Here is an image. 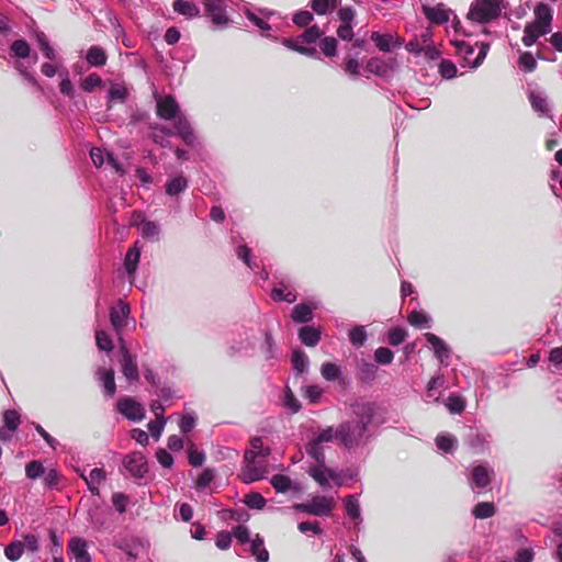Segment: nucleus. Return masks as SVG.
<instances>
[{
    "label": "nucleus",
    "instance_id": "nucleus-22",
    "mask_svg": "<svg viewBox=\"0 0 562 562\" xmlns=\"http://www.w3.org/2000/svg\"><path fill=\"white\" fill-rule=\"evenodd\" d=\"M271 297L274 301H284L293 303L296 301L297 295L295 290L292 288L290 281L282 280L271 291Z\"/></svg>",
    "mask_w": 562,
    "mask_h": 562
},
{
    "label": "nucleus",
    "instance_id": "nucleus-7",
    "mask_svg": "<svg viewBox=\"0 0 562 562\" xmlns=\"http://www.w3.org/2000/svg\"><path fill=\"white\" fill-rule=\"evenodd\" d=\"M307 473L322 486L328 487L329 482L335 485L341 486L342 480L340 473L336 470L328 468L325 461H315L314 464L308 467Z\"/></svg>",
    "mask_w": 562,
    "mask_h": 562
},
{
    "label": "nucleus",
    "instance_id": "nucleus-1",
    "mask_svg": "<svg viewBox=\"0 0 562 562\" xmlns=\"http://www.w3.org/2000/svg\"><path fill=\"white\" fill-rule=\"evenodd\" d=\"M375 404L358 401L351 405L352 420L341 423L334 434L337 440L347 449L358 448L370 438L369 425L375 415Z\"/></svg>",
    "mask_w": 562,
    "mask_h": 562
},
{
    "label": "nucleus",
    "instance_id": "nucleus-36",
    "mask_svg": "<svg viewBox=\"0 0 562 562\" xmlns=\"http://www.w3.org/2000/svg\"><path fill=\"white\" fill-rule=\"evenodd\" d=\"M11 53L13 57L19 59H25L30 57L31 48L26 41L16 40L11 44Z\"/></svg>",
    "mask_w": 562,
    "mask_h": 562
},
{
    "label": "nucleus",
    "instance_id": "nucleus-42",
    "mask_svg": "<svg viewBox=\"0 0 562 562\" xmlns=\"http://www.w3.org/2000/svg\"><path fill=\"white\" fill-rule=\"evenodd\" d=\"M95 342L100 350L110 352L113 350V342L110 336L103 329H95Z\"/></svg>",
    "mask_w": 562,
    "mask_h": 562
},
{
    "label": "nucleus",
    "instance_id": "nucleus-47",
    "mask_svg": "<svg viewBox=\"0 0 562 562\" xmlns=\"http://www.w3.org/2000/svg\"><path fill=\"white\" fill-rule=\"evenodd\" d=\"M350 342L356 346H362L367 340V331L363 326H355L349 331Z\"/></svg>",
    "mask_w": 562,
    "mask_h": 562
},
{
    "label": "nucleus",
    "instance_id": "nucleus-59",
    "mask_svg": "<svg viewBox=\"0 0 562 562\" xmlns=\"http://www.w3.org/2000/svg\"><path fill=\"white\" fill-rule=\"evenodd\" d=\"M324 393V390L318 385H308L304 387V396L311 402V403H317L322 395Z\"/></svg>",
    "mask_w": 562,
    "mask_h": 562
},
{
    "label": "nucleus",
    "instance_id": "nucleus-2",
    "mask_svg": "<svg viewBox=\"0 0 562 562\" xmlns=\"http://www.w3.org/2000/svg\"><path fill=\"white\" fill-rule=\"evenodd\" d=\"M156 112L164 123L153 127L155 143L167 146L165 136L179 135L186 144H194L195 135L189 122L180 115L179 108H156Z\"/></svg>",
    "mask_w": 562,
    "mask_h": 562
},
{
    "label": "nucleus",
    "instance_id": "nucleus-19",
    "mask_svg": "<svg viewBox=\"0 0 562 562\" xmlns=\"http://www.w3.org/2000/svg\"><path fill=\"white\" fill-rule=\"evenodd\" d=\"M80 477L86 482L89 491L93 495H99L100 486L104 483L106 474L102 468H94L88 475L85 472H80Z\"/></svg>",
    "mask_w": 562,
    "mask_h": 562
},
{
    "label": "nucleus",
    "instance_id": "nucleus-45",
    "mask_svg": "<svg viewBox=\"0 0 562 562\" xmlns=\"http://www.w3.org/2000/svg\"><path fill=\"white\" fill-rule=\"evenodd\" d=\"M311 7L315 13L326 14L336 8V0H312Z\"/></svg>",
    "mask_w": 562,
    "mask_h": 562
},
{
    "label": "nucleus",
    "instance_id": "nucleus-60",
    "mask_svg": "<svg viewBox=\"0 0 562 562\" xmlns=\"http://www.w3.org/2000/svg\"><path fill=\"white\" fill-rule=\"evenodd\" d=\"M245 503L250 508L261 509L266 505V499L259 493H250L246 495Z\"/></svg>",
    "mask_w": 562,
    "mask_h": 562
},
{
    "label": "nucleus",
    "instance_id": "nucleus-48",
    "mask_svg": "<svg viewBox=\"0 0 562 562\" xmlns=\"http://www.w3.org/2000/svg\"><path fill=\"white\" fill-rule=\"evenodd\" d=\"M45 473V469L40 461H31L25 467V474L30 480H36L43 476Z\"/></svg>",
    "mask_w": 562,
    "mask_h": 562
},
{
    "label": "nucleus",
    "instance_id": "nucleus-29",
    "mask_svg": "<svg viewBox=\"0 0 562 562\" xmlns=\"http://www.w3.org/2000/svg\"><path fill=\"white\" fill-rule=\"evenodd\" d=\"M98 376L103 384L105 393L109 396H113L116 391L114 371L112 369H99Z\"/></svg>",
    "mask_w": 562,
    "mask_h": 562
},
{
    "label": "nucleus",
    "instance_id": "nucleus-33",
    "mask_svg": "<svg viewBox=\"0 0 562 562\" xmlns=\"http://www.w3.org/2000/svg\"><path fill=\"white\" fill-rule=\"evenodd\" d=\"M250 552L257 562H268L269 552L265 548L263 540L258 535L250 541Z\"/></svg>",
    "mask_w": 562,
    "mask_h": 562
},
{
    "label": "nucleus",
    "instance_id": "nucleus-44",
    "mask_svg": "<svg viewBox=\"0 0 562 562\" xmlns=\"http://www.w3.org/2000/svg\"><path fill=\"white\" fill-rule=\"evenodd\" d=\"M292 363L294 370L300 373H303L308 368V358L302 350H295L292 355Z\"/></svg>",
    "mask_w": 562,
    "mask_h": 562
},
{
    "label": "nucleus",
    "instance_id": "nucleus-9",
    "mask_svg": "<svg viewBox=\"0 0 562 562\" xmlns=\"http://www.w3.org/2000/svg\"><path fill=\"white\" fill-rule=\"evenodd\" d=\"M206 15L212 20L213 24L218 27H225L229 20L225 12L224 0H203Z\"/></svg>",
    "mask_w": 562,
    "mask_h": 562
},
{
    "label": "nucleus",
    "instance_id": "nucleus-53",
    "mask_svg": "<svg viewBox=\"0 0 562 562\" xmlns=\"http://www.w3.org/2000/svg\"><path fill=\"white\" fill-rule=\"evenodd\" d=\"M283 404L291 413H297L301 408L300 402L289 387L284 391Z\"/></svg>",
    "mask_w": 562,
    "mask_h": 562
},
{
    "label": "nucleus",
    "instance_id": "nucleus-57",
    "mask_svg": "<svg viewBox=\"0 0 562 562\" xmlns=\"http://www.w3.org/2000/svg\"><path fill=\"white\" fill-rule=\"evenodd\" d=\"M102 83V80L101 78L95 75V74H92V75H89L87 76L82 81H81V88L82 90L87 91V92H91L93 91L94 89H97L98 87H100Z\"/></svg>",
    "mask_w": 562,
    "mask_h": 562
},
{
    "label": "nucleus",
    "instance_id": "nucleus-10",
    "mask_svg": "<svg viewBox=\"0 0 562 562\" xmlns=\"http://www.w3.org/2000/svg\"><path fill=\"white\" fill-rule=\"evenodd\" d=\"M90 157L95 167L103 165L109 166L115 173L123 176L125 173L124 168L120 161L110 153L104 151L101 148H92L90 150Z\"/></svg>",
    "mask_w": 562,
    "mask_h": 562
},
{
    "label": "nucleus",
    "instance_id": "nucleus-16",
    "mask_svg": "<svg viewBox=\"0 0 562 562\" xmlns=\"http://www.w3.org/2000/svg\"><path fill=\"white\" fill-rule=\"evenodd\" d=\"M344 507L347 517L353 522V527L359 529L363 521L359 497L357 495L346 496L344 498Z\"/></svg>",
    "mask_w": 562,
    "mask_h": 562
},
{
    "label": "nucleus",
    "instance_id": "nucleus-41",
    "mask_svg": "<svg viewBox=\"0 0 562 562\" xmlns=\"http://www.w3.org/2000/svg\"><path fill=\"white\" fill-rule=\"evenodd\" d=\"M24 552L21 541H13L4 548V555L10 561H18Z\"/></svg>",
    "mask_w": 562,
    "mask_h": 562
},
{
    "label": "nucleus",
    "instance_id": "nucleus-54",
    "mask_svg": "<svg viewBox=\"0 0 562 562\" xmlns=\"http://www.w3.org/2000/svg\"><path fill=\"white\" fill-rule=\"evenodd\" d=\"M3 423L10 430H16L20 425V416L16 411H5L3 414Z\"/></svg>",
    "mask_w": 562,
    "mask_h": 562
},
{
    "label": "nucleus",
    "instance_id": "nucleus-17",
    "mask_svg": "<svg viewBox=\"0 0 562 562\" xmlns=\"http://www.w3.org/2000/svg\"><path fill=\"white\" fill-rule=\"evenodd\" d=\"M422 9L426 18L431 23L435 24L447 23L450 20V16L452 15V11L447 9L446 5L442 3H439L435 7L424 4Z\"/></svg>",
    "mask_w": 562,
    "mask_h": 562
},
{
    "label": "nucleus",
    "instance_id": "nucleus-40",
    "mask_svg": "<svg viewBox=\"0 0 562 562\" xmlns=\"http://www.w3.org/2000/svg\"><path fill=\"white\" fill-rule=\"evenodd\" d=\"M341 371L339 366L333 362H324L321 367V374L326 381H335L339 378Z\"/></svg>",
    "mask_w": 562,
    "mask_h": 562
},
{
    "label": "nucleus",
    "instance_id": "nucleus-13",
    "mask_svg": "<svg viewBox=\"0 0 562 562\" xmlns=\"http://www.w3.org/2000/svg\"><path fill=\"white\" fill-rule=\"evenodd\" d=\"M125 469L135 477H143L147 472L146 458L142 452H132L124 461Z\"/></svg>",
    "mask_w": 562,
    "mask_h": 562
},
{
    "label": "nucleus",
    "instance_id": "nucleus-28",
    "mask_svg": "<svg viewBox=\"0 0 562 562\" xmlns=\"http://www.w3.org/2000/svg\"><path fill=\"white\" fill-rule=\"evenodd\" d=\"M299 337L305 346L314 347L321 339V333L313 326H305L300 329Z\"/></svg>",
    "mask_w": 562,
    "mask_h": 562
},
{
    "label": "nucleus",
    "instance_id": "nucleus-8",
    "mask_svg": "<svg viewBox=\"0 0 562 562\" xmlns=\"http://www.w3.org/2000/svg\"><path fill=\"white\" fill-rule=\"evenodd\" d=\"M267 473L265 459L250 458L245 459V465L241 470L240 477L245 483H251L263 477Z\"/></svg>",
    "mask_w": 562,
    "mask_h": 562
},
{
    "label": "nucleus",
    "instance_id": "nucleus-34",
    "mask_svg": "<svg viewBox=\"0 0 562 562\" xmlns=\"http://www.w3.org/2000/svg\"><path fill=\"white\" fill-rule=\"evenodd\" d=\"M86 59L90 66L101 67L106 63V55L100 46H91L87 52Z\"/></svg>",
    "mask_w": 562,
    "mask_h": 562
},
{
    "label": "nucleus",
    "instance_id": "nucleus-15",
    "mask_svg": "<svg viewBox=\"0 0 562 562\" xmlns=\"http://www.w3.org/2000/svg\"><path fill=\"white\" fill-rule=\"evenodd\" d=\"M494 475V471L486 464H476L471 472V487L485 488Z\"/></svg>",
    "mask_w": 562,
    "mask_h": 562
},
{
    "label": "nucleus",
    "instance_id": "nucleus-23",
    "mask_svg": "<svg viewBox=\"0 0 562 562\" xmlns=\"http://www.w3.org/2000/svg\"><path fill=\"white\" fill-rule=\"evenodd\" d=\"M133 225H136L145 238L155 239L158 237L160 228L156 222L145 220L140 214L136 215Z\"/></svg>",
    "mask_w": 562,
    "mask_h": 562
},
{
    "label": "nucleus",
    "instance_id": "nucleus-49",
    "mask_svg": "<svg viewBox=\"0 0 562 562\" xmlns=\"http://www.w3.org/2000/svg\"><path fill=\"white\" fill-rule=\"evenodd\" d=\"M494 513H495L494 505L492 503H485V502L479 503L473 509V515L480 519L490 518L494 515Z\"/></svg>",
    "mask_w": 562,
    "mask_h": 562
},
{
    "label": "nucleus",
    "instance_id": "nucleus-52",
    "mask_svg": "<svg viewBox=\"0 0 562 562\" xmlns=\"http://www.w3.org/2000/svg\"><path fill=\"white\" fill-rule=\"evenodd\" d=\"M282 44L292 49V50H295L302 55H306V56H313L315 54V48H310V47H305L303 45H300L297 43V40H283Z\"/></svg>",
    "mask_w": 562,
    "mask_h": 562
},
{
    "label": "nucleus",
    "instance_id": "nucleus-37",
    "mask_svg": "<svg viewBox=\"0 0 562 562\" xmlns=\"http://www.w3.org/2000/svg\"><path fill=\"white\" fill-rule=\"evenodd\" d=\"M367 70L374 75L384 77L387 75L390 68L385 61H383L382 59H380L378 57H373L368 61Z\"/></svg>",
    "mask_w": 562,
    "mask_h": 562
},
{
    "label": "nucleus",
    "instance_id": "nucleus-58",
    "mask_svg": "<svg viewBox=\"0 0 562 562\" xmlns=\"http://www.w3.org/2000/svg\"><path fill=\"white\" fill-rule=\"evenodd\" d=\"M393 352L389 348L380 347L374 352V359L380 364H390L393 361Z\"/></svg>",
    "mask_w": 562,
    "mask_h": 562
},
{
    "label": "nucleus",
    "instance_id": "nucleus-14",
    "mask_svg": "<svg viewBox=\"0 0 562 562\" xmlns=\"http://www.w3.org/2000/svg\"><path fill=\"white\" fill-rule=\"evenodd\" d=\"M424 337L434 351L435 357L441 364H446V361L449 359L451 353L450 347L446 344L445 340L432 333H426Z\"/></svg>",
    "mask_w": 562,
    "mask_h": 562
},
{
    "label": "nucleus",
    "instance_id": "nucleus-20",
    "mask_svg": "<svg viewBox=\"0 0 562 562\" xmlns=\"http://www.w3.org/2000/svg\"><path fill=\"white\" fill-rule=\"evenodd\" d=\"M319 302L301 303L293 307L291 317L295 323H307L313 318V311L318 308Z\"/></svg>",
    "mask_w": 562,
    "mask_h": 562
},
{
    "label": "nucleus",
    "instance_id": "nucleus-11",
    "mask_svg": "<svg viewBox=\"0 0 562 562\" xmlns=\"http://www.w3.org/2000/svg\"><path fill=\"white\" fill-rule=\"evenodd\" d=\"M130 312H131V310H130L128 304L124 303L123 301H120L110 311L111 325L121 341H122V337H121L122 330L126 325Z\"/></svg>",
    "mask_w": 562,
    "mask_h": 562
},
{
    "label": "nucleus",
    "instance_id": "nucleus-30",
    "mask_svg": "<svg viewBox=\"0 0 562 562\" xmlns=\"http://www.w3.org/2000/svg\"><path fill=\"white\" fill-rule=\"evenodd\" d=\"M270 453L269 448L263 447L262 440L260 438H254L250 442V449L245 452V459L250 460V458L265 459Z\"/></svg>",
    "mask_w": 562,
    "mask_h": 562
},
{
    "label": "nucleus",
    "instance_id": "nucleus-55",
    "mask_svg": "<svg viewBox=\"0 0 562 562\" xmlns=\"http://www.w3.org/2000/svg\"><path fill=\"white\" fill-rule=\"evenodd\" d=\"M166 425V418L164 416L158 415V418L155 420H151L148 423V429L151 434V436L156 439H159V437L162 434V430Z\"/></svg>",
    "mask_w": 562,
    "mask_h": 562
},
{
    "label": "nucleus",
    "instance_id": "nucleus-27",
    "mask_svg": "<svg viewBox=\"0 0 562 562\" xmlns=\"http://www.w3.org/2000/svg\"><path fill=\"white\" fill-rule=\"evenodd\" d=\"M128 94L127 87L122 82H111L109 90H108V97L111 102H119L123 103L126 101Z\"/></svg>",
    "mask_w": 562,
    "mask_h": 562
},
{
    "label": "nucleus",
    "instance_id": "nucleus-32",
    "mask_svg": "<svg viewBox=\"0 0 562 562\" xmlns=\"http://www.w3.org/2000/svg\"><path fill=\"white\" fill-rule=\"evenodd\" d=\"M139 257H140V249L137 247V245H135L133 248H131L125 256L124 267H125L127 274L131 278L134 276V273L137 270Z\"/></svg>",
    "mask_w": 562,
    "mask_h": 562
},
{
    "label": "nucleus",
    "instance_id": "nucleus-5",
    "mask_svg": "<svg viewBox=\"0 0 562 562\" xmlns=\"http://www.w3.org/2000/svg\"><path fill=\"white\" fill-rule=\"evenodd\" d=\"M336 506L333 496L315 495L306 503L295 504L294 509L314 516H328Z\"/></svg>",
    "mask_w": 562,
    "mask_h": 562
},
{
    "label": "nucleus",
    "instance_id": "nucleus-61",
    "mask_svg": "<svg viewBox=\"0 0 562 562\" xmlns=\"http://www.w3.org/2000/svg\"><path fill=\"white\" fill-rule=\"evenodd\" d=\"M407 336V331L404 328H393L389 331V342L392 346H397L402 344Z\"/></svg>",
    "mask_w": 562,
    "mask_h": 562
},
{
    "label": "nucleus",
    "instance_id": "nucleus-25",
    "mask_svg": "<svg viewBox=\"0 0 562 562\" xmlns=\"http://www.w3.org/2000/svg\"><path fill=\"white\" fill-rule=\"evenodd\" d=\"M408 323L419 329H428L432 325V318L429 314L424 311H413L407 316Z\"/></svg>",
    "mask_w": 562,
    "mask_h": 562
},
{
    "label": "nucleus",
    "instance_id": "nucleus-24",
    "mask_svg": "<svg viewBox=\"0 0 562 562\" xmlns=\"http://www.w3.org/2000/svg\"><path fill=\"white\" fill-rule=\"evenodd\" d=\"M371 40L382 52H390L392 48L400 47L402 45V42L392 34H380L378 32H373L371 34Z\"/></svg>",
    "mask_w": 562,
    "mask_h": 562
},
{
    "label": "nucleus",
    "instance_id": "nucleus-31",
    "mask_svg": "<svg viewBox=\"0 0 562 562\" xmlns=\"http://www.w3.org/2000/svg\"><path fill=\"white\" fill-rule=\"evenodd\" d=\"M187 188H188V179L182 175H178V176L171 178L166 183V193L168 195L173 196V195H177V194L183 192Z\"/></svg>",
    "mask_w": 562,
    "mask_h": 562
},
{
    "label": "nucleus",
    "instance_id": "nucleus-4",
    "mask_svg": "<svg viewBox=\"0 0 562 562\" xmlns=\"http://www.w3.org/2000/svg\"><path fill=\"white\" fill-rule=\"evenodd\" d=\"M501 11L498 0H474L467 16L472 22L485 24L497 19Z\"/></svg>",
    "mask_w": 562,
    "mask_h": 562
},
{
    "label": "nucleus",
    "instance_id": "nucleus-6",
    "mask_svg": "<svg viewBox=\"0 0 562 562\" xmlns=\"http://www.w3.org/2000/svg\"><path fill=\"white\" fill-rule=\"evenodd\" d=\"M336 439L333 427L322 429L306 445V452L314 461H325V446Z\"/></svg>",
    "mask_w": 562,
    "mask_h": 562
},
{
    "label": "nucleus",
    "instance_id": "nucleus-46",
    "mask_svg": "<svg viewBox=\"0 0 562 562\" xmlns=\"http://www.w3.org/2000/svg\"><path fill=\"white\" fill-rule=\"evenodd\" d=\"M438 71L440 76L447 80L454 78L458 72L456 65L448 59H442L440 61L438 66Z\"/></svg>",
    "mask_w": 562,
    "mask_h": 562
},
{
    "label": "nucleus",
    "instance_id": "nucleus-56",
    "mask_svg": "<svg viewBox=\"0 0 562 562\" xmlns=\"http://www.w3.org/2000/svg\"><path fill=\"white\" fill-rule=\"evenodd\" d=\"M531 105H544L547 102V93L539 88H531L528 92Z\"/></svg>",
    "mask_w": 562,
    "mask_h": 562
},
{
    "label": "nucleus",
    "instance_id": "nucleus-64",
    "mask_svg": "<svg viewBox=\"0 0 562 562\" xmlns=\"http://www.w3.org/2000/svg\"><path fill=\"white\" fill-rule=\"evenodd\" d=\"M214 480V471L212 469H205L196 480V488L203 490L210 485Z\"/></svg>",
    "mask_w": 562,
    "mask_h": 562
},
{
    "label": "nucleus",
    "instance_id": "nucleus-51",
    "mask_svg": "<svg viewBox=\"0 0 562 562\" xmlns=\"http://www.w3.org/2000/svg\"><path fill=\"white\" fill-rule=\"evenodd\" d=\"M37 42H38L40 48L42 49L44 56L47 59H49V60L56 59L57 54H56L55 49L49 45L46 36L43 33L37 35Z\"/></svg>",
    "mask_w": 562,
    "mask_h": 562
},
{
    "label": "nucleus",
    "instance_id": "nucleus-18",
    "mask_svg": "<svg viewBox=\"0 0 562 562\" xmlns=\"http://www.w3.org/2000/svg\"><path fill=\"white\" fill-rule=\"evenodd\" d=\"M68 550L76 562H91V557L88 552V542L83 538H71L68 542Z\"/></svg>",
    "mask_w": 562,
    "mask_h": 562
},
{
    "label": "nucleus",
    "instance_id": "nucleus-21",
    "mask_svg": "<svg viewBox=\"0 0 562 562\" xmlns=\"http://www.w3.org/2000/svg\"><path fill=\"white\" fill-rule=\"evenodd\" d=\"M122 372L128 381L138 380V368L134 356H132L124 345L121 346Z\"/></svg>",
    "mask_w": 562,
    "mask_h": 562
},
{
    "label": "nucleus",
    "instance_id": "nucleus-62",
    "mask_svg": "<svg viewBox=\"0 0 562 562\" xmlns=\"http://www.w3.org/2000/svg\"><path fill=\"white\" fill-rule=\"evenodd\" d=\"M321 48L326 56H335L337 53V41L334 37H324L321 42Z\"/></svg>",
    "mask_w": 562,
    "mask_h": 562
},
{
    "label": "nucleus",
    "instance_id": "nucleus-3",
    "mask_svg": "<svg viewBox=\"0 0 562 562\" xmlns=\"http://www.w3.org/2000/svg\"><path fill=\"white\" fill-rule=\"evenodd\" d=\"M533 14V21L527 23L524 27L522 43L527 47L532 46L539 37L551 32L553 19L551 8L546 3H538Z\"/></svg>",
    "mask_w": 562,
    "mask_h": 562
},
{
    "label": "nucleus",
    "instance_id": "nucleus-35",
    "mask_svg": "<svg viewBox=\"0 0 562 562\" xmlns=\"http://www.w3.org/2000/svg\"><path fill=\"white\" fill-rule=\"evenodd\" d=\"M271 485L279 493H285L290 490L299 491V486L292 483L289 476L283 474H277L271 479Z\"/></svg>",
    "mask_w": 562,
    "mask_h": 562
},
{
    "label": "nucleus",
    "instance_id": "nucleus-39",
    "mask_svg": "<svg viewBox=\"0 0 562 562\" xmlns=\"http://www.w3.org/2000/svg\"><path fill=\"white\" fill-rule=\"evenodd\" d=\"M436 445L439 450L443 452H451L457 447V439L451 435L442 434L437 436Z\"/></svg>",
    "mask_w": 562,
    "mask_h": 562
},
{
    "label": "nucleus",
    "instance_id": "nucleus-63",
    "mask_svg": "<svg viewBox=\"0 0 562 562\" xmlns=\"http://www.w3.org/2000/svg\"><path fill=\"white\" fill-rule=\"evenodd\" d=\"M322 31L318 29V26L313 25L308 27L302 35L301 40L307 44L315 43L321 36Z\"/></svg>",
    "mask_w": 562,
    "mask_h": 562
},
{
    "label": "nucleus",
    "instance_id": "nucleus-26",
    "mask_svg": "<svg viewBox=\"0 0 562 562\" xmlns=\"http://www.w3.org/2000/svg\"><path fill=\"white\" fill-rule=\"evenodd\" d=\"M172 8L175 12L189 19L200 15V9L194 3L186 0H175Z\"/></svg>",
    "mask_w": 562,
    "mask_h": 562
},
{
    "label": "nucleus",
    "instance_id": "nucleus-43",
    "mask_svg": "<svg viewBox=\"0 0 562 562\" xmlns=\"http://www.w3.org/2000/svg\"><path fill=\"white\" fill-rule=\"evenodd\" d=\"M445 405L449 409V412L452 413V414H460L465 408V402L459 395H450L446 400Z\"/></svg>",
    "mask_w": 562,
    "mask_h": 562
},
{
    "label": "nucleus",
    "instance_id": "nucleus-38",
    "mask_svg": "<svg viewBox=\"0 0 562 562\" xmlns=\"http://www.w3.org/2000/svg\"><path fill=\"white\" fill-rule=\"evenodd\" d=\"M445 383V379L441 374L434 375L426 387V397L429 400H434L435 402L439 401V397L436 396V391L438 387L442 386Z\"/></svg>",
    "mask_w": 562,
    "mask_h": 562
},
{
    "label": "nucleus",
    "instance_id": "nucleus-50",
    "mask_svg": "<svg viewBox=\"0 0 562 562\" xmlns=\"http://www.w3.org/2000/svg\"><path fill=\"white\" fill-rule=\"evenodd\" d=\"M518 65L524 71L531 72L537 67V60L531 53L525 52L519 56Z\"/></svg>",
    "mask_w": 562,
    "mask_h": 562
},
{
    "label": "nucleus",
    "instance_id": "nucleus-12",
    "mask_svg": "<svg viewBox=\"0 0 562 562\" xmlns=\"http://www.w3.org/2000/svg\"><path fill=\"white\" fill-rule=\"evenodd\" d=\"M119 412L132 422H139L145 417V411L142 404L131 397L121 398L117 402Z\"/></svg>",
    "mask_w": 562,
    "mask_h": 562
}]
</instances>
